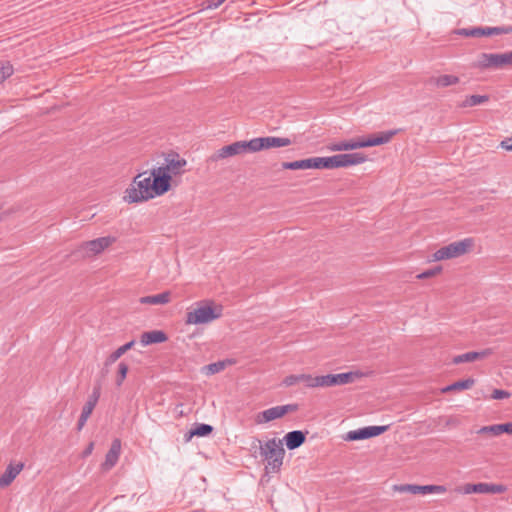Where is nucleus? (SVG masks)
Wrapping results in <instances>:
<instances>
[{"label": "nucleus", "mask_w": 512, "mask_h": 512, "mask_svg": "<svg viewBox=\"0 0 512 512\" xmlns=\"http://www.w3.org/2000/svg\"><path fill=\"white\" fill-rule=\"evenodd\" d=\"M186 164L187 161L180 157L179 154L170 153L166 155L164 163L159 166V168H161L172 179L173 176L181 175L184 173Z\"/></svg>", "instance_id": "obj_11"}, {"label": "nucleus", "mask_w": 512, "mask_h": 512, "mask_svg": "<svg viewBox=\"0 0 512 512\" xmlns=\"http://www.w3.org/2000/svg\"><path fill=\"white\" fill-rule=\"evenodd\" d=\"M100 398V387H94L91 395L89 396L88 401L85 403L81 415L79 417L78 423H77V430L80 431L85 426L88 418L92 414L98 400Z\"/></svg>", "instance_id": "obj_16"}, {"label": "nucleus", "mask_w": 512, "mask_h": 512, "mask_svg": "<svg viewBox=\"0 0 512 512\" xmlns=\"http://www.w3.org/2000/svg\"><path fill=\"white\" fill-rule=\"evenodd\" d=\"M510 397V393L506 390L494 389L491 395L492 399L501 400Z\"/></svg>", "instance_id": "obj_40"}, {"label": "nucleus", "mask_w": 512, "mask_h": 512, "mask_svg": "<svg viewBox=\"0 0 512 512\" xmlns=\"http://www.w3.org/2000/svg\"><path fill=\"white\" fill-rule=\"evenodd\" d=\"M396 133H397L396 130H389V131L381 132L378 135L370 136L368 138L347 140V151L358 149V148L372 147V146L386 144L392 139V137Z\"/></svg>", "instance_id": "obj_7"}, {"label": "nucleus", "mask_w": 512, "mask_h": 512, "mask_svg": "<svg viewBox=\"0 0 512 512\" xmlns=\"http://www.w3.org/2000/svg\"><path fill=\"white\" fill-rule=\"evenodd\" d=\"M225 0H205L203 2L205 9H216L218 8Z\"/></svg>", "instance_id": "obj_43"}, {"label": "nucleus", "mask_w": 512, "mask_h": 512, "mask_svg": "<svg viewBox=\"0 0 512 512\" xmlns=\"http://www.w3.org/2000/svg\"><path fill=\"white\" fill-rule=\"evenodd\" d=\"M441 271V267H436L433 269H428L420 274L417 275L418 279H426L435 276Z\"/></svg>", "instance_id": "obj_39"}, {"label": "nucleus", "mask_w": 512, "mask_h": 512, "mask_svg": "<svg viewBox=\"0 0 512 512\" xmlns=\"http://www.w3.org/2000/svg\"><path fill=\"white\" fill-rule=\"evenodd\" d=\"M135 344V341L132 340L119 348H117L114 352H112L108 358L106 359L105 365H111L116 362L123 354H125L129 349H131Z\"/></svg>", "instance_id": "obj_28"}, {"label": "nucleus", "mask_w": 512, "mask_h": 512, "mask_svg": "<svg viewBox=\"0 0 512 512\" xmlns=\"http://www.w3.org/2000/svg\"><path fill=\"white\" fill-rule=\"evenodd\" d=\"M260 455L266 462L265 469L268 473H278L283 465L285 450L282 440L269 439L264 444L258 440Z\"/></svg>", "instance_id": "obj_1"}, {"label": "nucleus", "mask_w": 512, "mask_h": 512, "mask_svg": "<svg viewBox=\"0 0 512 512\" xmlns=\"http://www.w3.org/2000/svg\"><path fill=\"white\" fill-rule=\"evenodd\" d=\"M213 431V427L209 424H198L193 430L190 431L191 436H207Z\"/></svg>", "instance_id": "obj_31"}, {"label": "nucleus", "mask_w": 512, "mask_h": 512, "mask_svg": "<svg viewBox=\"0 0 512 512\" xmlns=\"http://www.w3.org/2000/svg\"><path fill=\"white\" fill-rule=\"evenodd\" d=\"M93 447H94L93 443H90L88 445V447L84 450L83 456L86 457V456L90 455L93 451Z\"/></svg>", "instance_id": "obj_48"}, {"label": "nucleus", "mask_w": 512, "mask_h": 512, "mask_svg": "<svg viewBox=\"0 0 512 512\" xmlns=\"http://www.w3.org/2000/svg\"><path fill=\"white\" fill-rule=\"evenodd\" d=\"M302 383L307 388H315V376L311 374H292L286 376L283 380V385L290 387Z\"/></svg>", "instance_id": "obj_18"}, {"label": "nucleus", "mask_w": 512, "mask_h": 512, "mask_svg": "<svg viewBox=\"0 0 512 512\" xmlns=\"http://www.w3.org/2000/svg\"><path fill=\"white\" fill-rule=\"evenodd\" d=\"M254 153V143L253 139L249 141H237L230 145H226L219 150H217L212 156V161H218L220 159H224L227 157L245 154V153Z\"/></svg>", "instance_id": "obj_6"}, {"label": "nucleus", "mask_w": 512, "mask_h": 512, "mask_svg": "<svg viewBox=\"0 0 512 512\" xmlns=\"http://www.w3.org/2000/svg\"><path fill=\"white\" fill-rule=\"evenodd\" d=\"M329 149L331 151H347V140L333 143V144H331Z\"/></svg>", "instance_id": "obj_42"}, {"label": "nucleus", "mask_w": 512, "mask_h": 512, "mask_svg": "<svg viewBox=\"0 0 512 512\" xmlns=\"http://www.w3.org/2000/svg\"><path fill=\"white\" fill-rule=\"evenodd\" d=\"M114 242H115L114 237H111V236L100 237V238L82 243L78 248V252L83 257H92V256H95V255L101 253L103 250H105L107 247H109Z\"/></svg>", "instance_id": "obj_8"}, {"label": "nucleus", "mask_w": 512, "mask_h": 512, "mask_svg": "<svg viewBox=\"0 0 512 512\" xmlns=\"http://www.w3.org/2000/svg\"><path fill=\"white\" fill-rule=\"evenodd\" d=\"M296 408L297 406L293 404L274 406L257 414L255 420L257 424L267 423L272 420L283 417L288 412L296 410Z\"/></svg>", "instance_id": "obj_13"}, {"label": "nucleus", "mask_w": 512, "mask_h": 512, "mask_svg": "<svg viewBox=\"0 0 512 512\" xmlns=\"http://www.w3.org/2000/svg\"><path fill=\"white\" fill-rule=\"evenodd\" d=\"M506 66H512V51L505 53H481L474 67L486 69H502Z\"/></svg>", "instance_id": "obj_5"}, {"label": "nucleus", "mask_w": 512, "mask_h": 512, "mask_svg": "<svg viewBox=\"0 0 512 512\" xmlns=\"http://www.w3.org/2000/svg\"><path fill=\"white\" fill-rule=\"evenodd\" d=\"M507 491V487L503 484L490 483V494H500Z\"/></svg>", "instance_id": "obj_41"}, {"label": "nucleus", "mask_w": 512, "mask_h": 512, "mask_svg": "<svg viewBox=\"0 0 512 512\" xmlns=\"http://www.w3.org/2000/svg\"><path fill=\"white\" fill-rule=\"evenodd\" d=\"M223 308L221 305H214L212 301L205 304H199L197 308L186 314V324L199 325L208 324L222 316Z\"/></svg>", "instance_id": "obj_3"}, {"label": "nucleus", "mask_w": 512, "mask_h": 512, "mask_svg": "<svg viewBox=\"0 0 512 512\" xmlns=\"http://www.w3.org/2000/svg\"><path fill=\"white\" fill-rule=\"evenodd\" d=\"M121 453V441L114 439L111 447L105 456V460L102 463V469L108 471L112 469L118 462Z\"/></svg>", "instance_id": "obj_17"}, {"label": "nucleus", "mask_w": 512, "mask_h": 512, "mask_svg": "<svg viewBox=\"0 0 512 512\" xmlns=\"http://www.w3.org/2000/svg\"><path fill=\"white\" fill-rule=\"evenodd\" d=\"M389 426L383 425V426H367L363 428H359L357 430H351L349 431L346 436L345 440L347 441H357V440H364L371 437H376L388 430Z\"/></svg>", "instance_id": "obj_14"}, {"label": "nucleus", "mask_w": 512, "mask_h": 512, "mask_svg": "<svg viewBox=\"0 0 512 512\" xmlns=\"http://www.w3.org/2000/svg\"><path fill=\"white\" fill-rule=\"evenodd\" d=\"M512 31L511 27H474L462 28L457 31L459 35L466 37H482L500 34H508Z\"/></svg>", "instance_id": "obj_12"}, {"label": "nucleus", "mask_w": 512, "mask_h": 512, "mask_svg": "<svg viewBox=\"0 0 512 512\" xmlns=\"http://www.w3.org/2000/svg\"><path fill=\"white\" fill-rule=\"evenodd\" d=\"M254 151L258 152L270 148L286 147L292 144V141L286 137H257L253 138Z\"/></svg>", "instance_id": "obj_15"}, {"label": "nucleus", "mask_w": 512, "mask_h": 512, "mask_svg": "<svg viewBox=\"0 0 512 512\" xmlns=\"http://www.w3.org/2000/svg\"><path fill=\"white\" fill-rule=\"evenodd\" d=\"M302 167L305 169H319V157L302 159Z\"/></svg>", "instance_id": "obj_36"}, {"label": "nucleus", "mask_w": 512, "mask_h": 512, "mask_svg": "<svg viewBox=\"0 0 512 512\" xmlns=\"http://www.w3.org/2000/svg\"><path fill=\"white\" fill-rule=\"evenodd\" d=\"M490 354H491V350L490 349H485V350L480 351V352L471 351V352H467V353H463V354L455 356L453 358V363L454 364H461V363H465V362H473V361H475L477 359H481V358L487 357Z\"/></svg>", "instance_id": "obj_23"}, {"label": "nucleus", "mask_w": 512, "mask_h": 512, "mask_svg": "<svg viewBox=\"0 0 512 512\" xmlns=\"http://www.w3.org/2000/svg\"><path fill=\"white\" fill-rule=\"evenodd\" d=\"M337 376L339 385L351 383L355 378V374L353 372L339 373Z\"/></svg>", "instance_id": "obj_37"}, {"label": "nucleus", "mask_w": 512, "mask_h": 512, "mask_svg": "<svg viewBox=\"0 0 512 512\" xmlns=\"http://www.w3.org/2000/svg\"><path fill=\"white\" fill-rule=\"evenodd\" d=\"M225 368V362L218 361L208 364L204 367L206 374H215L222 371Z\"/></svg>", "instance_id": "obj_34"}, {"label": "nucleus", "mask_w": 512, "mask_h": 512, "mask_svg": "<svg viewBox=\"0 0 512 512\" xmlns=\"http://www.w3.org/2000/svg\"><path fill=\"white\" fill-rule=\"evenodd\" d=\"M128 373V365L124 362H120L118 365V372L116 376V385L121 386Z\"/></svg>", "instance_id": "obj_33"}, {"label": "nucleus", "mask_w": 512, "mask_h": 512, "mask_svg": "<svg viewBox=\"0 0 512 512\" xmlns=\"http://www.w3.org/2000/svg\"><path fill=\"white\" fill-rule=\"evenodd\" d=\"M475 383L473 378H467L463 380L456 381L448 386H445L441 389L442 393H448L452 391L466 390L470 389Z\"/></svg>", "instance_id": "obj_26"}, {"label": "nucleus", "mask_w": 512, "mask_h": 512, "mask_svg": "<svg viewBox=\"0 0 512 512\" xmlns=\"http://www.w3.org/2000/svg\"><path fill=\"white\" fill-rule=\"evenodd\" d=\"M339 168L338 154L330 157H319V169Z\"/></svg>", "instance_id": "obj_30"}, {"label": "nucleus", "mask_w": 512, "mask_h": 512, "mask_svg": "<svg viewBox=\"0 0 512 512\" xmlns=\"http://www.w3.org/2000/svg\"><path fill=\"white\" fill-rule=\"evenodd\" d=\"M500 426L499 424L489 425V426H483L481 427L477 433L478 434H490L492 436H498L500 435Z\"/></svg>", "instance_id": "obj_35"}, {"label": "nucleus", "mask_w": 512, "mask_h": 512, "mask_svg": "<svg viewBox=\"0 0 512 512\" xmlns=\"http://www.w3.org/2000/svg\"><path fill=\"white\" fill-rule=\"evenodd\" d=\"M302 165H303L302 160H296V161H292V162H283L282 168L288 169V170H299V169L303 170Z\"/></svg>", "instance_id": "obj_38"}, {"label": "nucleus", "mask_w": 512, "mask_h": 512, "mask_svg": "<svg viewBox=\"0 0 512 512\" xmlns=\"http://www.w3.org/2000/svg\"><path fill=\"white\" fill-rule=\"evenodd\" d=\"M23 468V463H18L16 465L9 464L5 472L0 476V487L2 488L10 485L13 480L20 474Z\"/></svg>", "instance_id": "obj_20"}, {"label": "nucleus", "mask_w": 512, "mask_h": 512, "mask_svg": "<svg viewBox=\"0 0 512 512\" xmlns=\"http://www.w3.org/2000/svg\"><path fill=\"white\" fill-rule=\"evenodd\" d=\"M171 301V294L169 291H165L163 293L157 295H149L144 296L139 299L141 304H149V305H164Z\"/></svg>", "instance_id": "obj_24"}, {"label": "nucleus", "mask_w": 512, "mask_h": 512, "mask_svg": "<svg viewBox=\"0 0 512 512\" xmlns=\"http://www.w3.org/2000/svg\"><path fill=\"white\" fill-rule=\"evenodd\" d=\"M489 100L487 95H471L467 97L462 104L461 107H473L483 103H486Z\"/></svg>", "instance_id": "obj_29"}, {"label": "nucleus", "mask_w": 512, "mask_h": 512, "mask_svg": "<svg viewBox=\"0 0 512 512\" xmlns=\"http://www.w3.org/2000/svg\"><path fill=\"white\" fill-rule=\"evenodd\" d=\"M499 426H500V428H499L500 434H502V433L512 434V422L499 424Z\"/></svg>", "instance_id": "obj_46"}, {"label": "nucleus", "mask_w": 512, "mask_h": 512, "mask_svg": "<svg viewBox=\"0 0 512 512\" xmlns=\"http://www.w3.org/2000/svg\"><path fill=\"white\" fill-rule=\"evenodd\" d=\"M284 442L289 450L299 448L306 440V432L294 430L284 436Z\"/></svg>", "instance_id": "obj_19"}, {"label": "nucleus", "mask_w": 512, "mask_h": 512, "mask_svg": "<svg viewBox=\"0 0 512 512\" xmlns=\"http://www.w3.org/2000/svg\"><path fill=\"white\" fill-rule=\"evenodd\" d=\"M473 244L472 238L452 242L436 250L432 255V259L433 261H442L460 257L466 254L473 247Z\"/></svg>", "instance_id": "obj_4"}, {"label": "nucleus", "mask_w": 512, "mask_h": 512, "mask_svg": "<svg viewBox=\"0 0 512 512\" xmlns=\"http://www.w3.org/2000/svg\"><path fill=\"white\" fill-rule=\"evenodd\" d=\"M477 488L479 494H490V483H477Z\"/></svg>", "instance_id": "obj_44"}, {"label": "nucleus", "mask_w": 512, "mask_h": 512, "mask_svg": "<svg viewBox=\"0 0 512 512\" xmlns=\"http://www.w3.org/2000/svg\"><path fill=\"white\" fill-rule=\"evenodd\" d=\"M460 81L458 76L450 75V74H443L437 77H432L429 80V83L431 85H435L439 88H444L452 85L458 84Z\"/></svg>", "instance_id": "obj_25"}, {"label": "nucleus", "mask_w": 512, "mask_h": 512, "mask_svg": "<svg viewBox=\"0 0 512 512\" xmlns=\"http://www.w3.org/2000/svg\"><path fill=\"white\" fill-rule=\"evenodd\" d=\"M339 386L337 374L315 376V388Z\"/></svg>", "instance_id": "obj_27"}, {"label": "nucleus", "mask_w": 512, "mask_h": 512, "mask_svg": "<svg viewBox=\"0 0 512 512\" xmlns=\"http://www.w3.org/2000/svg\"><path fill=\"white\" fill-rule=\"evenodd\" d=\"M167 340V335L161 330H152L144 332L141 335L140 342L143 346H147L155 343H162Z\"/></svg>", "instance_id": "obj_22"}, {"label": "nucleus", "mask_w": 512, "mask_h": 512, "mask_svg": "<svg viewBox=\"0 0 512 512\" xmlns=\"http://www.w3.org/2000/svg\"><path fill=\"white\" fill-rule=\"evenodd\" d=\"M393 490L400 493H411V494H443L447 491V488L443 485H416V484H401L394 485Z\"/></svg>", "instance_id": "obj_10"}, {"label": "nucleus", "mask_w": 512, "mask_h": 512, "mask_svg": "<svg viewBox=\"0 0 512 512\" xmlns=\"http://www.w3.org/2000/svg\"><path fill=\"white\" fill-rule=\"evenodd\" d=\"M477 489H478L477 483L476 484H466L463 486L462 492L464 494L478 493Z\"/></svg>", "instance_id": "obj_45"}, {"label": "nucleus", "mask_w": 512, "mask_h": 512, "mask_svg": "<svg viewBox=\"0 0 512 512\" xmlns=\"http://www.w3.org/2000/svg\"><path fill=\"white\" fill-rule=\"evenodd\" d=\"M149 176H151L150 188H152L151 190L153 192L154 197L163 195L169 191L171 187V178L161 168H154Z\"/></svg>", "instance_id": "obj_9"}, {"label": "nucleus", "mask_w": 512, "mask_h": 512, "mask_svg": "<svg viewBox=\"0 0 512 512\" xmlns=\"http://www.w3.org/2000/svg\"><path fill=\"white\" fill-rule=\"evenodd\" d=\"M13 74V67L8 61H0V83Z\"/></svg>", "instance_id": "obj_32"}, {"label": "nucleus", "mask_w": 512, "mask_h": 512, "mask_svg": "<svg viewBox=\"0 0 512 512\" xmlns=\"http://www.w3.org/2000/svg\"><path fill=\"white\" fill-rule=\"evenodd\" d=\"M366 159L363 153L338 154L339 168L362 164Z\"/></svg>", "instance_id": "obj_21"}, {"label": "nucleus", "mask_w": 512, "mask_h": 512, "mask_svg": "<svg viewBox=\"0 0 512 512\" xmlns=\"http://www.w3.org/2000/svg\"><path fill=\"white\" fill-rule=\"evenodd\" d=\"M151 176L146 172L138 174L125 190L123 199L127 203H140L154 198L151 184Z\"/></svg>", "instance_id": "obj_2"}, {"label": "nucleus", "mask_w": 512, "mask_h": 512, "mask_svg": "<svg viewBox=\"0 0 512 512\" xmlns=\"http://www.w3.org/2000/svg\"><path fill=\"white\" fill-rule=\"evenodd\" d=\"M501 147L504 148L507 151H512V137L505 138L501 142Z\"/></svg>", "instance_id": "obj_47"}]
</instances>
